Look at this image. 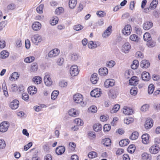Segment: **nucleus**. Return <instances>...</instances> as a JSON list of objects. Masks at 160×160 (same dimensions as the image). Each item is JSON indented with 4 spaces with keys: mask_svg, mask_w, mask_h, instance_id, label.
Wrapping results in <instances>:
<instances>
[{
    "mask_svg": "<svg viewBox=\"0 0 160 160\" xmlns=\"http://www.w3.org/2000/svg\"><path fill=\"white\" fill-rule=\"evenodd\" d=\"M154 89V86L153 84L149 85L148 87V92L149 94L153 93Z\"/></svg>",
    "mask_w": 160,
    "mask_h": 160,
    "instance_id": "obj_48",
    "label": "nucleus"
},
{
    "mask_svg": "<svg viewBox=\"0 0 160 160\" xmlns=\"http://www.w3.org/2000/svg\"><path fill=\"white\" fill-rule=\"evenodd\" d=\"M143 39L145 41L148 42L151 41L152 38L149 33L146 32L143 35Z\"/></svg>",
    "mask_w": 160,
    "mask_h": 160,
    "instance_id": "obj_36",
    "label": "nucleus"
},
{
    "mask_svg": "<svg viewBox=\"0 0 160 160\" xmlns=\"http://www.w3.org/2000/svg\"><path fill=\"white\" fill-rule=\"evenodd\" d=\"M160 150L159 146L157 144L152 146L149 149V152L152 154H156L158 153Z\"/></svg>",
    "mask_w": 160,
    "mask_h": 160,
    "instance_id": "obj_4",
    "label": "nucleus"
},
{
    "mask_svg": "<svg viewBox=\"0 0 160 160\" xmlns=\"http://www.w3.org/2000/svg\"><path fill=\"white\" fill-rule=\"evenodd\" d=\"M88 156L90 158H93L97 157V153L94 151L88 153Z\"/></svg>",
    "mask_w": 160,
    "mask_h": 160,
    "instance_id": "obj_49",
    "label": "nucleus"
},
{
    "mask_svg": "<svg viewBox=\"0 0 160 160\" xmlns=\"http://www.w3.org/2000/svg\"><path fill=\"white\" fill-rule=\"evenodd\" d=\"M88 46L89 48L92 49L95 48L97 47V44L94 43L93 42L91 41H90L88 44Z\"/></svg>",
    "mask_w": 160,
    "mask_h": 160,
    "instance_id": "obj_50",
    "label": "nucleus"
},
{
    "mask_svg": "<svg viewBox=\"0 0 160 160\" xmlns=\"http://www.w3.org/2000/svg\"><path fill=\"white\" fill-rule=\"evenodd\" d=\"M16 7V5L14 3H10L7 7L6 8L8 10H14Z\"/></svg>",
    "mask_w": 160,
    "mask_h": 160,
    "instance_id": "obj_45",
    "label": "nucleus"
},
{
    "mask_svg": "<svg viewBox=\"0 0 160 160\" xmlns=\"http://www.w3.org/2000/svg\"><path fill=\"white\" fill-rule=\"evenodd\" d=\"M97 14L100 17H103L106 15V13L102 11H99L97 12Z\"/></svg>",
    "mask_w": 160,
    "mask_h": 160,
    "instance_id": "obj_63",
    "label": "nucleus"
},
{
    "mask_svg": "<svg viewBox=\"0 0 160 160\" xmlns=\"http://www.w3.org/2000/svg\"><path fill=\"white\" fill-rule=\"evenodd\" d=\"M150 65V63L148 60H143L142 61L140 65L143 68H147Z\"/></svg>",
    "mask_w": 160,
    "mask_h": 160,
    "instance_id": "obj_25",
    "label": "nucleus"
},
{
    "mask_svg": "<svg viewBox=\"0 0 160 160\" xmlns=\"http://www.w3.org/2000/svg\"><path fill=\"white\" fill-rule=\"evenodd\" d=\"M132 28L130 25L127 24L125 26L122 30V33L125 35L128 36L131 33Z\"/></svg>",
    "mask_w": 160,
    "mask_h": 160,
    "instance_id": "obj_6",
    "label": "nucleus"
},
{
    "mask_svg": "<svg viewBox=\"0 0 160 160\" xmlns=\"http://www.w3.org/2000/svg\"><path fill=\"white\" fill-rule=\"evenodd\" d=\"M100 90L98 88H96L92 90L90 93L91 96L95 98L99 97L101 95Z\"/></svg>",
    "mask_w": 160,
    "mask_h": 160,
    "instance_id": "obj_14",
    "label": "nucleus"
},
{
    "mask_svg": "<svg viewBox=\"0 0 160 160\" xmlns=\"http://www.w3.org/2000/svg\"><path fill=\"white\" fill-rule=\"evenodd\" d=\"M38 68V66L36 63H33L31 65L30 71L31 72H36Z\"/></svg>",
    "mask_w": 160,
    "mask_h": 160,
    "instance_id": "obj_33",
    "label": "nucleus"
},
{
    "mask_svg": "<svg viewBox=\"0 0 160 160\" xmlns=\"http://www.w3.org/2000/svg\"><path fill=\"white\" fill-rule=\"evenodd\" d=\"M6 146L5 141L3 139H0V149L4 148Z\"/></svg>",
    "mask_w": 160,
    "mask_h": 160,
    "instance_id": "obj_62",
    "label": "nucleus"
},
{
    "mask_svg": "<svg viewBox=\"0 0 160 160\" xmlns=\"http://www.w3.org/2000/svg\"><path fill=\"white\" fill-rule=\"evenodd\" d=\"M115 81L113 79H107L104 82V85L106 88L112 87L114 85Z\"/></svg>",
    "mask_w": 160,
    "mask_h": 160,
    "instance_id": "obj_10",
    "label": "nucleus"
},
{
    "mask_svg": "<svg viewBox=\"0 0 160 160\" xmlns=\"http://www.w3.org/2000/svg\"><path fill=\"white\" fill-rule=\"evenodd\" d=\"M138 78L136 76H133L129 80V82L131 85H136L138 84Z\"/></svg>",
    "mask_w": 160,
    "mask_h": 160,
    "instance_id": "obj_22",
    "label": "nucleus"
},
{
    "mask_svg": "<svg viewBox=\"0 0 160 160\" xmlns=\"http://www.w3.org/2000/svg\"><path fill=\"white\" fill-rule=\"evenodd\" d=\"M73 98L74 101L77 103H82L83 99V96L79 93H76L73 95Z\"/></svg>",
    "mask_w": 160,
    "mask_h": 160,
    "instance_id": "obj_2",
    "label": "nucleus"
},
{
    "mask_svg": "<svg viewBox=\"0 0 160 160\" xmlns=\"http://www.w3.org/2000/svg\"><path fill=\"white\" fill-rule=\"evenodd\" d=\"M44 7V5L42 4H40L36 8V10L39 13H42V10Z\"/></svg>",
    "mask_w": 160,
    "mask_h": 160,
    "instance_id": "obj_56",
    "label": "nucleus"
},
{
    "mask_svg": "<svg viewBox=\"0 0 160 160\" xmlns=\"http://www.w3.org/2000/svg\"><path fill=\"white\" fill-rule=\"evenodd\" d=\"M153 26V23L150 21H146L143 24V28L146 30H148L151 28Z\"/></svg>",
    "mask_w": 160,
    "mask_h": 160,
    "instance_id": "obj_21",
    "label": "nucleus"
},
{
    "mask_svg": "<svg viewBox=\"0 0 160 160\" xmlns=\"http://www.w3.org/2000/svg\"><path fill=\"white\" fill-rule=\"evenodd\" d=\"M98 72L101 76L106 75L108 73V70L105 67L100 68Z\"/></svg>",
    "mask_w": 160,
    "mask_h": 160,
    "instance_id": "obj_26",
    "label": "nucleus"
},
{
    "mask_svg": "<svg viewBox=\"0 0 160 160\" xmlns=\"http://www.w3.org/2000/svg\"><path fill=\"white\" fill-rule=\"evenodd\" d=\"M139 135L138 133L137 132H134L132 133L130 137V138L132 140H135L138 138Z\"/></svg>",
    "mask_w": 160,
    "mask_h": 160,
    "instance_id": "obj_37",
    "label": "nucleus"
},
{
    "mask_svg": "<svg viewBox=\"0 0 160 160\" xmlns=\"http://www.w3.org/2000/svg\"><path fill=\"white\" fill-rule=\"evenodd\" d=\"M35 58L34 57H29L26 58L24 59L25 62L27 63H30L33 62Z\"/></svg>",
    "mask_w": 160,
    "mask_h": 160,
    "instance_id": "obj_55",
    "label": "nucleus"
},
{
    "mask_svg": "<svg viewBox=\"0 0 160 160\" xmlns=\"http://www.w3.org/2000/svg\"><path fill=\"white\" fill-rule=\"evenodd\" d=\"M158 3V1L157 0H153L150 4V8L152 9L155 8Z\"/></svg>",
    "mask_w": 160,
    "mask_h": 160,
    "instance_id": "obj_43",
    "label": "nucleus"
},
{
    "mask_svg": "<svg viewBox=\"0 0 160 160\" xmlns=\"http://www.w3.org/2000/svg\"><path fill=\"white\" fill-rule=\"evenodd\" d=\"M65 148L62 146L57 147L56 149V152L58 155H62L65 152Z\"/></svg>",
    "mask_w": 160,
    "mask_h": 160,
    "instance_id": "obj_23",
    "label": "nucleus"
},
{
    "mask_svg": "<svg viewBox=\"0 0 160 160\" xmlns=\"http://www.w3.org/2000/svg\"><path fill=\"white\" fill-rule=\"evenodd\" d=\"M82 26L80 24H77L74 26L73 29L76 31H79L83 28Z\"/></svg>",
    "mask_w": 160,
    "mask_h": 160,
    "instance_id": "obj_60",
    "label": "nucleus"
},
{
    "mask_svg": "<svg viewBox=\"0 0 160 160\" xmlns=\"http://www.w3.org/2000/svg\"><path fill=\"white\" fill-rule=\"evenodd\" d=\"M129 143L128 139H125L121 140L119 142V145L121 147H124L127 145Z\"/></svg>",
    "mask_w": 160,
    "mask_h": 160,
    "instance_id": "obj_29",
    "label": "nucleus"
},
{
    "mask_svg": "<svg viewBox=\"0 0 160 160\" xmlns=\"http://www.w3.org/2000/svg\"><path fill=\"white\" fill-rule=\"evenodd\" d=\"M19 104V102L18 100H14L10 103V107L12 109L15 110L18 108Z\"/></svg>",
    "mask_w": 160,
    "mask_h": 160,
    "instance_id": "obj_12",
    "label": "nucleus"
},
{
    "mask_svg": "<svg viewBox=\"0 0 160 160\" xmlns=\"http://www.w3.org/2000/svg\"><path fill=\"white\" fill-rule=\"evenodd\" d=\"M135 147L134 145H131L129 146L128 148V151L129 152L132 153L135 150Z\"/></svg>",
    "mask_w": 160,
    "mask_h": 160,
    "instance_id": "obj_53",
    "label": "nucleus"
},
{
    "mask_svg": "<svg viewBox=\"0 0 160 160\" xmlns=\"http://www.w3.org/2000/svg\"><path fill=\"white\" fill-rule=\"evenodd\" d=\"M141 158L142 160H151L152 157L150 154L143 152L141 155Z\"/></svg>",
    "mask_w": 160,
    "mask_h": 160,
    "instance_id": "obj_24",
    "label": "nucleus"
},
{
    "mask_svg": "<svg viewBox=\"0 0 160 160\" xmlns=\"http://www.w3.org/2000/svg\"><path fill=\"white\" fill-rule=\"evenodd\" d=\"M41 24L38 22H34L32 25V29L36 31H38L41 28Z\"/></svg>",
    "mask_w": 160,
    "mask_h": 160,
    "instance_id": "obj_16",
    "label": "nucleus"
},
{
    "mask_svg": "<svg viewBox=\"0 0 160 160\" xmlns=\"http://www.w3.org/2000/svg\"><path fill=\"white\" fill-rule=\"evenodd\" d=\"M78 58V55L76 53H73L71 55V59L72 61L77 60Z\"/></svg>",
    "mask_w": 160,
    "mask_h": 160,
    "instance_id": "obj_57",
    "label": "nucleus"
},
{
    "mask_svg": "<svg viewBox=\"0 0 160 160\" xmlns=\"http://www.w3.org/2000/svg\"><path fill=\"white\" fill-rule=\"evenodd\" d=\"M70 72L72 76H77L79 72L77 66L75 65H72L70 68Z\"/></svg>",
    "mask_w": 160,
    "mask_h": 160,
    "instance_id": "obj_3",
    "label": "nucleus"
},
{
    "mask_svg": "<svg viewBox=\"0 0 160 160\" xmlns=\"http://www.w3.org/2000/svg\"><path fill=\"white\" fill-rule=\"evenodd\" d=\"M77 1L76 0H70L69 2V6L70 8H74L76 5Z\"/></svg>",
    "mask_w": 160,
    "mask_h": 160,
    "instance_id": "obj_34",
    "label": "nucleus"
},
{
    "mask_svg": "<svg viewBox=\"0 0 160 160\" xmlns=\"http://www.w3.org/2000/svg\"><path fill=\"white\" fill-rule=\"evenodd\" d=\"M111 126L108 124H106L103 127V130L104 132H108L111 129Z\"/></svg>",
    "mask_w": 160,
    "mask_h": 160,
    "instance_id": "obj_64",
    "label": "nucleus"
},
{
    "mask_svg": "<svg viewBox=\"0 0 160 160\" xmlns=\"http://www.w3.org/2000/svg\"><path fill=\"white\" fill-rule=\"evenodd\" d=\"M123 112L125 115H131L133 113L132 110L131 108L126 106L124 107Z\"/></svg>",
    "mask_w": 160,
    "mask_h": 160,
    "instance_id": "obj_15",
    "label": "nucleus"
},
{
    "mask_svg": "<svg viewBox=\"0 0 160 160\" xmlns=\"http://www.w3.org/2000/svg\"><path fill=\"white\" fill-rule=\"evenodd\" d=\"M42 38L41 35L38 34H36L33 35L31 38L32 42L36 45L42 41Z\"/></svg>",
    "mask_w": 160,
    "mask_h": 160,
    "instance_id": "obj_1",
    "label": "nucleus"
},
{
    "mask_svg": "<svg viewBox=\"0 0 160 160\" xmlns=\"http://www.w3.org/2000/svg\"><path fill=\"white\" fill-rule=\"evenodd\" d=\"M59 52L60 51L58 49L55 48L49 52L48 56L50 58H53L58 55Z\"/></svg>",
    "mask_w": 160,
    "mask_h": 160,
    "instance_id": "obj_9",
    "label": "nucleus"
},
{
    "mask_svg": "<svg viewBox=\"0 0 160 160\" xmlns=\"http://www.w3.org/2000/svg\"><path fill=\"white\" fill-rule=\"evenodd\" d=\"M120 106L118 104H116L113 107V108L111 110V112L113 113L117 112L120 109Z\"/></svg>",
    "mask_w": 160,
    "mask_h": 160,
    "instance_id": "obj_46",
    "label": "nucleus"
},
{
    "mask_svg": "<svg viewBox=\"0 0 160 160\" xmlns=\"http://www.w3.org/2000/svg\"><path fill=\"white\" fill-rule=\"evenodd\" d=\"M139 65V62L138 60H134L132 64L131 65V68L133 69H137Z\"/></svg>",
    "mask_w": 160,
    "mask_h": 160,
    "instance_id": "obj_38",
    "label": "nucleus"
},
{
    "mask_svg": "<svg viewBox=\"0 0 160 160\" xmlns=\"http://www.w3.org/2000/svg\"><path fill=\"white\" fill-rule=\"evenodd\" d=\"M141 77L142 79L145 81H147L150 79V75L149 73L146 72H143L141 75Z\"/></svg>",
    "mask_w": 160,
    "mask_h": 160,
    "instance_id": "obj_19",
    "label": "nucleus"
},
{
    "mask_svg": "<svg viewBox=\"0 0 160 160\" xmlns=\"http://www.w3.org/2000/svg\"><path fill=\"white\" fill-rule=\"evenodd\" d=\"M9 55V53L6 51H3L0 53V57L3 59L7 58Z\"/></svg>",
    "mask_w": 160,
    "mask_h": 160,
    "instance_id": "obj_31",
    "label": "nucleus"
},
{
    "mask_svg": "<svg viewBox=\"0 0 160 160\" xmlns=\"http://www.w3.org/2000/svg\"><path fill=\"white\" fill-rule=\"evenodd\" d=\"M58 18L57 17H54L50 21V24L52 25H54L58 23Z\"/></svg>",
    "mask_w": 160,
    "mask_h": 160,
    "instance_id": "obj_52",
    "label": "nucleus"
},
{
    "mask_svg": "<svg viewBox=\"0 0 160 160\" xmlns=\"http://www.w3.org/2000/svg\"><path fill=\"white\" fill-rule=\"evenodd\" d=\"M9 126L8 122L6 121L2 122L0 125V132H5L8 129Z\"/></svg>",
    "mask_w": 160,
    "mask_h": 160,
    "instance_id": "obj_5",
    "label": "nucleus"
},
{
    "mask_svg": "<svg viewBox=\"0 0 160 160\" xmlns=\"http://www.w3.org/2000/svg\"><path fill=\"white\" fill-rule=\"evenodd\" d=\"M59 85L62 87H66L68 85V82L64 80L61 81L59 82Z\"/></svg>",
    "mask_w": 160,
    "mask_h": 160,
    "instance_id": "obj_61",
    "label": "nucleus"
},
{
    "mask_svg": "<svg viewBox=\"0 0 160 160\" xmlns=\"http://www.w3.org/2000/svg\"><path fill=\"white\" fill-rule=\"evenodd\" d=\"M112 27L111 26L107 28L102 34V36L103 38H107L111 35L112 31Z\"/></svg>",
    "mask_w": 160,
    "mask_h": 160,
    "instance_id": "obj_8",
    "label": "nucleus"
},
{
    "mask_svg": "<svg viewBox=\"0 0 160 160\" xmlns=\"http://www.w3.org/2000/svg\"><path fill=\"white\" fill-rule=\"evenodd\" d=\"M97 75V74L94 73L91 75L90 79L91 82L92 83L94 84H96L97 82L98 78Z\"/></svg>",
    "mask_w": 160,
    "mask_h": 160,
    "instance_id": "obj_27",
    "label": "nucleus"
},
{
    "mask_svg": "<svg viewBox=\"0 0 160 160\" xmlns=\"http://www.w3.org/2000/svg\"><path fill=\"white\" fill-rule=\"evenodd\" d=\"M19 77L18 73L17 72H14L12 73V74L9 78L10 80L13 81L15 79H17Z\"/></svg>",
    "mask_w": 160,
    "mask_h": 160,
    "instance_id": "obj_32",
    "label": "nucleus"
},
{
    "mask_svg": "<svg viewBox=\"0 0 160 160\" xmlns=\"http://www.w3.org/2000/svg\"><path fill=\"white\" fill-rule=\"evenodd\" d=\"M130 92L131 94L132 95L135 96L138 93L137 88L135 86L132 87L131 89Z\"/></svg>",
    "mask_w": 160,
    "mask_h": 160,
    "instance_id": "obj_41",
    "label": "nucleus"
},
{
    "mask_svg": "<svg viewBox=\"0 0 160 160\" xmlns=\"http://www.w3.org/2000/svg\"><path fill=\"white\" fill-rule=\"evenodd\" d=\"M44 81L45 84L48 86H50L52 84V80L50 75L46 74L44 78Z\"/></svg>",
    "mask_w": 160,
    "mask_h": 160,
    "instance_id": "obj_7",
    "label": "nucleus"
},
{
    "mask_svg": "<svg viewBox=\"0 0 160 160\" xmlns=\"http://www.w3.org/2000/svg\"><path fill=\"white\" fill-rule=\"evenodd\" d=\"M116 64L115 62L113 60L108 61L106 63V66L108 68L113 67Z\"/></svg>",
    "mask_w": 160,
    "mask_h": 160,
    "instance_id": "obj_39",
    "label": "nucleus"
},
{
    "mask_svg": "<svg viewBox=\"0 0 160 160\" xmlns=\"http://www.w3.org/2000/svg\"><path fill=\"white\" fill-rule=\"evenodd\" d=\"M74 122L78 126H82L83 124V121L80 118H76L74 120Z\"/></svg>",
    "mask_w": 160,
    "mask_h": 160,
    "instance_id": "obj_51",
    "label": "nucleus"
},
{
    "mask_svg": "<svg viewBox=\"0 0 160 160\" xmlns=\"http://www.w3.org/2000/svg\"><path fill=\"white\" fill-rule=\"evenodd\" d=\"M111 141L109 138H106L103 140L102 142L106 146H108L111 144Z\"/></svg>",
    "mask_w": 160,
    "mask_h": 160,
    "instance_id": "obj_42",
    "label": "nucleus"
},
{
    "mask_svg": "<svg viewBox=\"0 0 160 160\" xmlns=\"http://www.w3.org/2000/svg\"><path fill=\"white\" fill-rule=\"evenodd\" d=\"M79 112L77 109L72 108L68 111V114L71 116L76 117L79 114Z\"/></svg>",
    "mask_w": 160,
    "mask_h": 160,
    "instance_id": "obj_17",
    "label": "nucleus"
},
{
    "mask_svg": "<svg viewBox=\"0 0 160 160\" xmlns=\"http://www.w3.org/2000/svg\"><path fill=\"white\" fill-rule=\"evenodd\" d=\"M2 88L4 95L6 97H8V94L7 91L6 84V83L4 82L2 83Z\"/></svg>",
    "mask_w": 160,
    "mask_h": 160,
    "instance_id": "obj_35",
    "label": "nucleus"
},
{
    "mask_svg": "<svg viewBox=\"0 0 160 160\" xmlns=\"http://www.w3.org/2000/svg\"><path fill=\"white\" fill-rule=\"evenodd\" d=\"M64 11V8L62 7H60L56 9L55 11V13L58 15H59L63 13Z\"/></svg>",
    "mask_w": 160,
    "mask_h": 160,
    "instance_id": "obj_40",
    "label": "nucleus"
},
{
    "mask_svg": "<svg viewBox=\"0 0 160 160\" xmlns=\"http://www.w3.org/2000/svg\"><path fill=\"white\" fill-rule=\"evenodd\" d=\"M131 45L128 42L125 43L122 47V52L127 53L128 52L131 48Z\"/></svg>",
    "mask_w": 160,
    "mask_h": 160,
    "instance_id": "obj_13",
    "label": "nucleus"
},
{
    "mask_svg": "<svg viewBox=\"0 0 160 160\" xmlns=\"http://www.w3.org/2000/svg\"><path fill=\"white\" fill-rule=\"evenodd\" d=\"M28 91L30 95H32L36 93L37 89L35 86H31L28 88Z\"/></svg>",
    "mask_w": 160,
    "mask_h": 160,
    "instance_id": "obj_20",
    "label": "nucleus"
},
{
    "mask_svg": "<svg viewBox=\"0 0 160 160\" xmlns=\"http://www.w3.org/2000/svg\"><path fill=\"white\" fill-rule=\"evenodd\" d=\"M42 78L40 76H35L34 77L32 81L33 82L37 84H40L42 82Z\"/></svg>",
    "mask_w": 160,
    "mask_h": 160,
    "instance_id": "obj_28",
    "label": "nucleus"
},
{
    "mask_svg": "<svg viewBox=\"0 0 160 160\" xmlns=\"http://www.w3.org/2000/svg\"><path fill=\"white\" fill-rule=\"evenodd\" d=\"M88 110L92 112L95 113L97 112V109L96 106H92L89 108Z\"/></svg>",
    "mask_w": 160,
    "mask_h": 160,
    "instance_id": "obj_59",
    "label": "nucleus"
},
{
    "mask_svg": "<svg viewBox=\"0 0 160 160\" xmlns=\"http://www.w3.org/2000/svg\"><path fill=\"white\" fill-rule=\"evenodd\" d=\"M149 135L148 134H143L141 137L142 142L146 144L149 142Z\"/></svg>",
    "mask_w": 160,
    "mask_h": 160,
    "instance_id": "obj_18",
    "label": "nucleus"
},
{
    "mask_svg": "<svg viewBox=\"0 0 160 160\" xmlns=\"http://www.w3.org/2000/svg\"><path fill=\"white\" fill-rule=\"evenodd\" d=\"M93 128L95 131H99L102 130V126L99 123H96L94 125Z\"/></svg>",
    "mask_w": 160,
    "mask_h": 160,
    "instance_id": "obj_30",
    "label": "nucleus"
},
{
    "mask_svg": "<svg viewBox=\"0 0 160 160\" xmlns=\"http://www.w3.org/2000/svg\"><path fill=\"white\" fill-rule=\"evenodd\" d=\"M59 93V92L58 91H54L52 93L51 95V98L54 100L57 98Z\"/></svg>",
    "mask_w": 160,
    "mask_h": 160,
    "instance_id": "obj_44",
    "label": "nucleus"
},
{
    "mask_svg": "<svg viewBox=\"0 0 160 160\" xmlns=\"http://www.w3.org/2000/svg\"><path fill=\"white\" fill-rule=\"evenodd\" d=\"M133 119L131 117H128L126 118L124 120V122L127 124H129L133 121Z\"/></svg>",
    "mask_w": 160,
    "mask_h": 160,
    "instance_id": "obj_47",
    "label": "nucleus"
},
{
    "mask_svg": "<svg viewBox=\"0 0 160 160\" xmlns=\"http://www.w3.org/2000/svg\"><path fill=\"white\" fill-rule=\"evenodd\" d=\"M153 120L151 118H147L145 122L144 125L145 128L146 129L151 128L153 125Z\"/></svg>",
    "mask_w": 160,
    "mask_h": 160,
    "instance_id": "obj_11",
    "label": "nucleus"
},
{
    "mask_svg": "<svg viewBox=\"0 0 160 160\" xmlns=\"http://www.w3.org/2000/svg\"><path fill=\"white\" fill-rule=\"evenodd\" d=\"M149 107L148 104H144L142 106L141 108V110L142 112H146L148 110Z\"/></svg>",
    "mask_w": 160,
    "mask_h": 160,
    "instance_id": "obj_58",
    "label": "nucleus"
},
{
    "mask_svg": "<svg viewBox=\"0 0 160 160\" xmlns=\"http://www.w3.org/2000/svg\"><path fill=\"white\" fill-rule=\"evenodd\" d=\"M130 39L132 41L138 42V40L139 38L136 34H132L130 36Z\"/></svg>",
    "mask_w": 160,
    "mask_h": 160,
    "instance_id": "obj_54",
    "label": "nucleus"
}]
</instances>
